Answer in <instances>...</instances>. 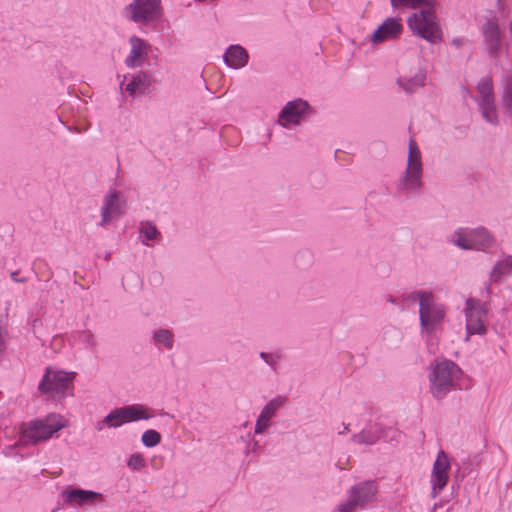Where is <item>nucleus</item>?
<instances>
[{"label": "nucleus", "instance_id": "1", "mask_svg": "<svg viewBox=\"0 0 512 512\" xmlns=\"http://www.w3.org/2000/svg\"><path fill=\"white\" fill-rule=\"evenodd\" d=\"M410 299L419 303L421 335L427 338L433 337L442 329L447 317L448 306L429 290H416L410 294Z\"/></svg>", "mask_w": 512, "mask_h": 512}, {"label": "nucleus", "instance_id": "2", "mask_svg": "<svg viewBox=\"0 0 512 512\" xmlns=\"http://www.w3.org/2000/svg\"><path fill=\"white\" fill-rule=\"evenodd\" d=\"M424 165L420 147L410 139L405 169L395 182L396 193L405 199L420 195L423 188Z\"/></svg>", "mask_w": 512, "mask_h": 512}, {"label": "nucleus", "instance_id": "3", "mask_svg": "<svg viewBox=\"0 0 512 512\" xmlns=\"http://www.w3.org/2000/svg\"><path fill=\"white\" fill-rule=\"evenodd\" d=\"M288 399L283 395H276L270 399L262 408L256 418L253 432H248L246 436H241L240 440L245 444L244 452L246 455L257 453L261 449L256 436L266 434L274 424L279 411L286 405Z\"/></svg>", "mask_w": 512, "mask_h": 512}, {"label": "nucleus", "instance_id": "4", "mask_svg": "<svg viewBox=\"0 0 512 512\" xmlns=\"http://www.w3.org/2000/svg\"><path fill=\"white\" fill-rule=\"evenodd\" d=\"M421 8L407 18V26L413 35L430 44H436L442 40L443 33L439 18L433 8V2Z\"/></svg>", "mask_w": 512, "mask_h": 512}, {"label": "nucleus", "instance_id": "5", "mask_svg": "<svg viewBox=\"0 0 512 512\" xmlns=\"http://www.w3.org/2000/svg\"><path fill=\"white\" fill-rule=\"evenodd\" d=\"M66 425L67 421L63 416L56 413L49 414L45 418L23 424L19 442L23 445L38 444L53 437Z\"/></svg>", "mask_w": 512, "mask_h": 512}, {"label": "nucleus", "instance_id": "6", "mask_svg": "<svg viewBox=\"0 0 512 512\" xmlns=\"http://www.w3.org/2000/svg\"><path fill=\"white\" fill-rule=\"evenodd\" d=\"M462 370L454 362L443 360L432 366L429 373L430 391L436 399L444 398L458 384Z\"/></svg>", "mask_w": 512, "mask_h": 512}, {"label": "nucleus", "instance_id": "7", "mask_svg": "<svg viewBox=\"0 0 512 512\" xmlns=\"http://www.w3.org/2000/svg\"><path fill=\"white\" fill-rule=\"evenodd\" d=\"M449 242L463 250L486 251L495 245L494 234L484 226L460 227L448 238Z\"/></svg>", "mask_w": 512, "mask_h": 512}, {"label": "nucleus", "instance_id": "8", "mask_svg": "<svg viewBox=\"0 0 512 512\" xmlns=\"http://www.w3.org/2000/svg\"><path fill=\"white\" fill-rule=\"evenodd\" d=\"M73 379L74 373L47 368L38 389L47 400L60 401L73 395Z\"/></svg>", "mask_w": 512, "mask_h": 512}, {"label": "nucleus", "instance_id": "9", "mask_svg": "<svg viewBox=\"0 0 512 512\" xmlns=\"http://www.w3.org/2000/svg\"><path fill=\"white\" fill-rule=\"evenodd\" d=\"M378 486L375 481L359 482L347 491L346 500L340 502L335 512H358L366 509L377 500Z\"/></svg>", "mask_w": 512, "mask_h": 512}, {"label": "nucleus", "instance_id": "10", "mask_svg": "<svg viewBox=\"0 0 512 512\" xmlns=\"http://www.w3.org/2000/svg\"><path fill=\"white\" fill-rule=\"evenodd\" d=\"M465 316V342L473 335L483 336L487 333L488 308L486 303L476 298H468L463 309Z\"/></svg>", "mask_w": 512, "mask_h": 512}, {"label": "nucleus", "instance_id": "11", "mask_svg": "<svg viewBox=\"0 0 512 512\" xmlns=\"http://www.w3.org/2000/svg\"><path fill=\"white\" fill-rule=\"evenodd\" d=\"M475 101L483 119L491 124H499V111L495 101L493 81L490 77H483L477 84Z\"/></svg>", "mask_w": 512, "mask_h": 512}, {"label": "nucleus", "instance_id": "12", "mask_svg": "<svg viewBox=\"0 0 512 512\" xmlns=\"http://www.w3.org/2000/svg\"><path fill=\"white\" fill-rule=\"evenodd\" d=\"M312 112L310 104L302 99L295 98L288 101L280 110L277 124L283 128L291 129L300 125Z\"/></svg>", "mask_w": 512, "mask_h": 512}, {"label": "nucleus", "instance_id": "13", "mask_svg": "<svg viewBox=\"0 0 512 512\" xmlns=\"http://www.w3.org/2000/svg\"><path fill=\"white\" fill-rule=\"evenodd\" d=\"M160 0H133L125 8L128 19L137 24H147L161 16Z\"/></svg>", "mask_w": 512, "mask_h": 512}, {"label": "nucleus", "instance_id": "14", "mask_svg": "<svg viewBox=\"0 0 512 512\" xmlns=\"http://www.w3.org/2000/svg\"><path fill=\"white\" fill-rule=\"evenodd\" d=\"M126 209V199L122 193L116 189H110L103 197L100 226H106L111 221L124 214Z\"/></svg>", "mask_w": 512, "mask_h": 512}, {"label": "nucleus", "instance_id": "15", "mask_svg": "<svg viewBox=\"0 0 512 512\" xmlns=\"http://www.w3.org/2000/svg\"><path fill=\"white\" fill-rule=\"evenodd\" d=\"M152 75L146 71L128 73L123 76L120 88L130 97L135 98L147 94L153 85Z\"/></svg>", "mask_w": 512, "mask_h": 512}, {"label": "nucleus", "instance_id": "16", "mask_svg": "<svg viewBox=\"0 0 512 512\" xmlns=\"http://www.w3.org/2000/svg\"><path fill=\"white\" fill-rule=\"evenodd\" d=\"M451 461L449 456L440 450L434 461L430 476L432 496H438L448 483Z\"/></svg>", "mask_w": 512, "mask_h": 512}, {"label": "nucleus", "instance_id": "17", "mask_svg": "<svg viewBox=\"0 0 512 512\" xmlns=\"http://www.w3.org/2000/svg\"><path fill=\"white\" fill-rule=\"evenodd\" d=\"M404 25L401 17H387L371 34L369 40L377 45L386 41H393L402 35Z\"/></svg>", "mask_w": 512, "mask_h": 512}, {"label": "nucleus", "instance_id": "18", "mask_svg": "<svg viewBox=\"0 0 512 512\" xmlns=\"http://www.w3.org/2000/svg\"><path fill=\"white\" fill-rule=\"evenodd\" d=\"M486 49L492 57H497L501 48L503 35L496 18L488 19L481 28Z\"/></svg>", "mask_w": 512, "mask_h": 512}, {"label": "nucleus", "instance_id": "19", "mask_svg": "<svg viewBox=\"0 0 512 512\" xmlns=\"http://www.w3.org/2000/svg\"><path fill=\"white\" fill-rule=\"evenodd\" d=\"M128 42L130 51L124 63L128 68H141L148 59L150 44L138 36H131Z\"/></svg>", "mask_w": 512, "mask_h": 512}, {"label": "nucleus", "instance_id": "20", "mask_svg": "<svg viewBox=\"0 0 512 512\" xmlns=\"http://www.w3.org/2000/svg\"><path fill=\"white\" fill-rule=\"evenodd\" d=\"M223 62L231 69H242L249 62V53L239 44L230 45L223 54Z\"/></svg>", "mask_w": 512, "mask_h": 512}, {"label": "nucleus", "instance_id": "21", "mask_svg": "<svg viewBox=\"0 0 512 512\" xmlns=\"http://www.w3.org/2000/svg\"><path fill=\"white\" fill-rule=\"evenodd\" d=\"M382 437H384L382 425L369 422L359 433L352 435L351 441L358 445H374Z\"/></svg>", "mask_w": 512, "mask_h": 512}, {"label": "nucleus", "instance_id": "22", "mask_svg": "<svg viewBox=\"0 0 512 512\" xmlns=\"http://www.w3.org/2000/svg\"><path fill=\"white\" fill-rule=\"evenodd\" d=\"M510 276H512V255H505L494 264L489 273L488 283L486 285L487 293H490L491 284L501 283Z\"/></svg>", "mask_w": 512, "mask_h": 512}, {"label": "nucleus", "instance_id": "23", "mask_svg": "<svg viewBox=\"0 0 512 512\" xmlns=\"http://www.w3.org/2000/svg\"><path fill=\"white\" fill-rule=\"evenodd\" d=\"M66 500L71 503H76L79 506L94 504L97 502L103 501V495L98 492H94L91 490H83L80 488H74L71 490H67L64 493Z\"/></svg>", "mask_w": 512, "mask_h": 512}, {"label": "nucleus", "instance_id": "24", "mask_svg": "<svg viewBox=\"0 0 512 512\" xmlns=\"http://www.w3.org/2000/svg\"><path fill=\"white\" fill-rule=\"evenodd\" d=\"M396 84L407 94H413L426 84V72L419 69L414 75L399 76Z\"/></svg>", "mask_w": 512, "mask_h": 512}, {"label": "nucleus", "instance_id": "25", "mask_svg": "<svg viewBox=\"0 0 512 512\" xmlns=\"http://www.w3.org/2000/svg\"><path fill=\"white\" fill-rule=\"evenodd\" d=\"M501 108L512 119V70L505 71L502 75Z\"/></svg>", "mask_w": 512, "mask_h": 512}, {"label": "nucleus", "instance_id": "26", "mask_svg": "<svg viewBox=\"0 0 512 512\" xmlns=\"http://www.w3.org/2000/svg\"><path fill=\"white\" fill-rule=\"evenodd\" d=\"M127 423L149 420L155 416L154 410L144 404L122 406Z\"/></svg>", "mask_w": 512, "mask_h": 512}, {"label": "nucleus", "instance_id": "27", "mask_svg": "<svg viewBox=\"0 0 512 512\" xmlns=\"http://www.w3.org/2000/svg\"><path fill=\"white\" fill-rule=\"evenodd\" d=\"M69 341L73 347L87 350L95 349L97 344L94 333L89 329L73 331Z\"/></svg>", "mask_w": 512, "mask_h": 512}, {"label": "nucleus", "instance_id": "28", "mask_svg": "<svg viewBox=\"0 0 512 512\" xmlns=\"http://www.w3.org/2000/svg\"><path fill=\"white\" fill-rule=\"evenodd\" d=\"M139 235L143 245L151 247L161 239V233L151 221H141L139 224Z\"/></svg>", "mask_w": 512, "mask_h": 512}, {"label": "nucleus", "instance_id": "29", "mask_svg": "<svg viewBox=\"0 0 512 512\" xmlns=\"http://www.w3.org/2000/svg\"><path fill=\"white\" fill-rule=\"evenodd\" d=\"M152 340L158 350H172L174 347V334L166 328L155 329L152 332Z\"/></svg>", "mask_w": 512, "mask_h": 512}, {"label": "nucleus", "instance_id": "30", "mask_svg": "<svg viewBox=\"0 0 512 512\" xmlns=\"http://www.w3.org/2000/svg\"><path fill=\"white\" fill-rule=\"evenodd\" d=\"M125 414L123 407H119L110 411L103 419L101 423H98L97 429L102 430L103 424L109 428H118L123 424H126Z\"/></svg>", "mask_w": 512, "mask_h": 512}, {"label": "nucleus", "instance_id": "31", "mask_svg": "<svg viewBox=\"0 0 512 512\" xmlns=\"http://www.w3.org/2000/svg\"><path fill=\"white\" fill-rule=\"evenodd\" d=\"M433 0H390L391 6L394 9H417L424 5H429Z\"/></svg>", "mask_w": 512, "mask_h": 512}, {"label": "nucleus", "instance_id": "32", "mask_svg": "<svg viewBox=\"0 0 512 512\" xmlns=\"http://www.w3.org/2000/svg\"><path fill=\"white\" fill-rule=\"evenodd\" d=\"M161 439V434L154 429H148L144 431L141 436L143 445L148 448H152L160 444Z\"/></svg>", "mask_w": 512, "mask_h": 512}, {"label": "nucleus", "instance_id": "33", "mask_svg": "<svg viewBox=\"0 0 512 512\" xmlns=\"http://www.w3.org/2000/svg\"><path fill=\"white\" fill-rule=\"evenodd\" d=\"M127 466L133 471H139L146 466V460L141 453H133L127 460Z\"/></svg>", "mask_w": 512, "mask_h": 512}, {"label": "nucleus", "instance_id": "34", "mask_svg": "<svg viewBox=\"0 0 512 512\" xmlns=\"http://www.w3.org/2000/svg\"><path fill=\"white\" fill-rule=\"evenodd\" d=\"M260 358L273 370L276 371L279 360L281 358L279 353L260 352Z\"/></svg>", "mask_w": 512, "mask_h": 512}, {"label": "nucleus", "instance_id": "35", "mask_svg": "<svg viewBox=\"0 0 512 512\" xmlns=\"http://www.w3.org/2000/svg\"><path fill=\"white\" fill-rule=\"evenodd\" d=\"M386 301L391 303V304H393V305H399L400 304L399 300L397 298H395L394 296H392V295H388L386 297Z\"/></svg>", "mask_w": 512, "mask_h": 512}, {"label": "nucleus", "instance_id": "36", "mask_svg": "<svg viewBox=\"0 0 512 512\" xmlns=\"http://www.w3.org/2000/svg\"><path fill=\"white\" fill-rule=\"evenodd\" d=\"M11 278L14 282H25L26 279L25 278H20L18 277V273L17 272H12L11 273Z\"/></svg>", "mask_w": 512, "mask_h": 512}, {"label": "nucleus", "instance_id": "37", "mask_svg": "<svg viewBox=\"0 0 512 512\" xmlns=\"http://www.w3.org/2000/svg\"><path fill=\"white\" fill-rule=\"evenodd\" d=\"M348 431H349V425L343 423L342 430H339L338 434L343 435V434L347 433Z\"/></svg>", "mask_w": 512, "mask_h": 512}, {"label": "nucleus", "instance_id": "38", "mask_svg": "<svg viewBox=\"0 0 512 512\" xmlns=\"http://www.w3.org/2000/svg\"><path fill=\"white\" fill-rule=\"evenodd\" d=\"M452 44L455 45L457 48H459L462 44V39L460 38H455L452 40Z\"/></svg>", "mask_w": 512, "mask_h": 512}, {"label": "nucleus", "instance_id": "39", "mask_svg": "<svg viewBox=\"0 0 512 512\" xmlns=\"http://www.w3.org/2000/svg\"><path fill=\"white\" fill-rule=\"evenodd\" d=\"M194 1H195V2H200V3H204V2H206V3H214V2H216L217 0H194Z\"/></svg>", "mask_w": 512, "mask_h": 512}]
</instances>
